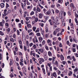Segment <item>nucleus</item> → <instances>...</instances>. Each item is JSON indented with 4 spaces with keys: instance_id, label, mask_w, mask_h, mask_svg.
Returning <instances> with one entry per match:
<instances>
[{
    "instance_id": "obj_38",
    "label": "nucleus",
    "mask_w": 78,
    "mask_h": 78,
    "mask_svg": "<svg viewBox=\"0 0 78 78\" xmlns=\"http://www.w3.org/2000/svg\"><path fill=\"white\" fill-rule=\"evenodd\" d=\"M26 20L27 21H28V20H29V17H27L25 18Z\"/></svg>"
},
{
    "instance_id": "obj_25",
    "label": "nucleus",
    "mask_w": 78,
    "mask_h": 78,
    "mask_svg": "<svg viewBox=\"0 0 78 78\" xmlns=\"http://www.w3.org/2000/svg\"><path fill=\"white\" fill-rule=\"evenodd\" d=\"M72 58L73 60V61H76V59H75V57L74 56H73L72 57Z\"/></svg>"
},
{
    "instance_id": "obj_22",
    "label": "nucleus",
    "mask_w": 78,
    "mask_h": 78,
    "mask_svg": "<svg viewBox=\"0 0 78 78\" xmlns=\"http://www.w3.org/2000/svg\"><path fill=\"white\" fill-rule=\"evenodd\" d=\"M37 11H38V12H41V9H40V8H39V7H37Z\"/></svg>"
},
{
    "instance_id": "obj_16",
    "label": "nucleus",
    "mask_w": 78,
    "mask_h": 78,
    "mask_svg": "<svg viewBox=\"0 0 78 78\" xmlns=\"http://www.w3.org/2000/svg\"><path fill=\"white\" fill-rule=\"evenodd\" d=\"M38 6H39L40 7V8H41V9H43V8H44V7L41 6V4L39 3L38 4Z\"/></svg>"
},
{
    "instance_id": "obj_60",
    "label": "nucleus",
    "mask_w": 78,
    "mask_h": 78,
    "mask_svg": "<svg viewBox=\"0 0 78 78\" xmlns=\"http://www.w3.org/2000/svg\"><path fill=\"white\" fill-rule=\"evenodd\" d=\"M24 50L25 51H26L27 50V47H26V46H24Z\"/></svg>"
},
{
    "instance_id": "obj_2",
    "label": "nucleus",
    "mask_w": 78,
    "mask_h": 78,
    "mask_svg": "<svg viewBox=\"0 0 78 78\" xmlns=\"http://www.w3.org/2000/svg\"><path fill=\"white\" fill-rule=\"evenodd\" d=\"M45 14L46 15H49V16H51V11H48L46 12V13H45Z\"/></svg>"
},
{
    "instance_id": "obj_42",
    "label": "nucleus",
    "mask_w": 78,
    "mask_h": 78,
    "mask_svg": "<svg viewBox=\"0 0 78 78\" xmlns=\"http://www.w3.org/2000/svg\"><path fill=\"white\" fill-rule=\"evenodd\" d=\"M2 54H0V60H2Z\"/></svg>"
},
{
    "instance_id": "obj_13",
    "label": "nucleus",
    "mask_w": 78,
    "mask_h": 78,
    "mask_svg": "<svg viewBox=\"0 0 78 78\" xmlns=\"http://www.w3.org/2000/svg\"><path fill=\"white\" fill-rule=\"evenodd\" d=\"M77 71H78V68L77 67H76L75 69L74 70V72H76Z\"/></svg>"
},
{
    "instance_id": "obj_4",
    "label": "nucleus",
    "mask_w": 78,
    "mask_h": 78,
    "mask_svg": "<svg viewBox=\"0 0 78 78\" xmlns=\"http://www.w3.org/2000/svg\"><path fill=\"white\" fill-rule=\"evenodd\" d=\"M51 19H52V20L53 22V23H54L55 22V18H54V17L52 16L51 17Z\"/></svg>"
},
{
    "instance_id": "obj_18",
    "label": "nucleus",
    "mask_w": 78,
    "mask_h": 78,
    "mask_svg": "<svg viewBox=\"0 0 78 78\" xmlns=\"http://www.w3.org/2000/svg\"><path fill=\"white\" fill-rule=\"evenodd\" d=\"M4 14H2L3 15L2 17H5V16H6L7 15L6 12H4Z\"/></svg>"
},
{
    "instance_id": "obj_32",
    "label": "nucleus",
    "mask_w": 78,
    "mask_h": 78,
    "mask_svg": "<svg viewBox=\"0 0 78 78\" xmlns=\"http://www.w3.org/2000/svg\"><path fill=\"white\" fill-rule=\"evenodd\" d=\"M34 14V12L33 11H32L31 13H30V15L31 16H32V15H33V14Z\"/></svg>"
},
{
    "instance_id": "obj_15",
    "label": "nucleus",
    "mask_w": 78,
    "mask_h": 78,
    "mask_svg": "<svg viewBox=\"0 0 78 78\" xmlns=\"http://www.w3.org/2000/svg\"><path fill=\"white\" fill-rule=\"evenodd\" d=\"M62 26H63V27H65L66 26V23L63 21L62 23Z\"/></svg>"
},
{
    "instance_id": "obj_7",
    "label": "nucleus",
    "mask_w": 78,
    "mask_h": 78,
    "mask_svg": "<svg viewBox=\"0 0 78 78\" xmlns=\"http://www.w3.org/2000/svg\"><path fill=\"white\" fill-rule=\"evenodd\" d=\"M48 53L49 56H52V54H51V52L49 51L48 52Z\"/></svg>"
},
{
    "instance_id": "obj_3",
    "label": "nucleus",
    "mask_w": 78,
    "mask_h": 78,
    "mask_svg": "<svg viewBox=\"0 0 78 78\" xmlns=\"http://www.w3.org/2000/svg\"><path fill=\"white\" fill-rule=\"evenodd\" d=\"M0 6L1 8H4L5 6V4L4 3H1L0 4Z\"/></svg>"
},
{
    "instance_id": "obj_59",
    "label": "nucleus",
    "mask_w": 78,
    "mask_h": 78,
    "mask_svg": "<svg viewBox=\"0 0 78 78\" xmlns=\"http://www.w3.org/2000/svg\"><path fill=\"white\" fill-rule=\"evenodd\" d=\"M51 42V41L49 39L47 41L48 43H50V42Z\"/></svg>"
},
{
    "instance_id": "obj_48",
    "label": "nucleus",
    "mask_w": 78,
    "mask_h": 78,
    "mask_svg": "<svg viewBox=\"0 0 78 78\" xmlns=\"http://www.w3.org/2000/svg\"><path fill=\"white\" fill-rule=\"evenodd\" d=\"M58 16H57L56 17V19L55 20L56 22H58Z\"/></svg>"
},
{
    "instance_id": "obj_30",
    "label": "nucleus",
    "mask_w": 78,
    "mask_h": 78,
    "mask_svg": "<svg viewBox=\"0 0 78 78\" xmlns=\"http://www.w3.org/2000/svg\"><path fill=\"white\" fill-rule=\"evenodd\" d=\"M0 35H1V36H3V35H4L3 33L1 31H0Z\"/></svg>"
},
{
    "instance_id": "obj_27",
    "label": "nucleus",
    "mask_w": 78,
    "mask_h": 78,
    "mask_svg": "<svg viewBox=\"0 0 78 78\" xmlns=\"http://www.w3.org/2000/svg\"><path fill=\"white\" fill-rule=\"evenodd\" d=\"M27 27L28 28H31V24H28L27 25Z\"/></svg>"
},
{
    "instance_id": "obj_11",
    "label": "nucleus",
    "mask_w": 78,
    "mask_h": 78,
    "mask_svg": "<svg viewBox=\"0 0 78 78\" xmlns=\"http://www.w3.org/2000/svg\"><path fill=\"white\" fill-rule=\"evenodd\" d=\"M42 70H43V73L44 75H45V69H44V68H42Z\"/></svg>"
},
{
    "instance_id": "obj_20",
    "label": "nucleus",
    "mask_w": 78,
    "mask_h": 78,
    "mask_svg": "<svg viewBox=\"0 0 78 78\" xmlns=\"http://www.w3.org/2000/svg\"><path fill=\"white\" fill-rule=\"evenodd\" d=\"M27 5H30V3L29 2H28V0L27 1Z\"/></svg>"
},
{
    "instance_id": "obj_26",
    "label": "nucleus",
    "mask_w": 78,
    "mask_h": 78,
    "mask_svg": "<svg viewBox=\"0 0 78 78\" xmlns=\"http://www.w3.org/2000/svg\"><path fill=\"white\" fill-rule=\"evenodd\" d=\"M38 18L37 17H36V18L35 19V21L36 23L38 21Z\"/></svg>"
},
{
    "instance_id": "obj_29",
    "label": "nucleus",
    "mask_w": 78,
    "mask_h": 78,
    "mask_svg": "<svg viewBox=\"0 0 78 78\" xmlns=\"http://www.w3.org/2000/svg\"><path fill=\"white\" fill-rule=\"evenodd\" d=\"M75 20L76 23H78V20H77V18H75Z\"/></svg>"
},
{
    "instance_id": "obj_36",
    "label": "nucleus",
    "mask_w": 78,
    "mask_h": 78,
    "mask_svg": "<svg viewBox=\"0 0 78 78\" xmlns=\"http://www.w3.org/2000/svg\"><path fill=\"white\" fill-rule=\"evenodd\" d=\"M19 44H20V45H22V40H20L19 41Z\"/></svg>"
},
{
    "instance_id": "obj_62",
    "label": "nucleus",
    "mask_w": 78,
    "mask_h": 78,
    "mask_svg": "<svg viewBox=\"0 0 78 78\" xmlns=\"http://www.w3.org/2000/svg\"><path fill=\"white\" fill-rule=\"evenodd\" d=\"M16 22H19L20 20L18 19H16Z\"/></svg>"
},
{
    "instance_id": "obj_51",
    "label": "nucleus",
    "mask_w": 78,
    "mask_h": 78,
    "mask_svg": "<svg viewBox=\"0 0 78 78\" xmlns=\"http://www.w3.org/2000/svg\"><path fill=\"white\" fill-rule=\"evenodd\" d=\"M58 75H60L61 74V71H58Z\"/></svg>"
},
{
    "instance_id": "obj_50",
    "label": "nucleus",
    "mask_w": 78,
    "mask_h": 78,
    "mask_svg": "<svg viewBox=\"0 0 78 78\" xmlns=\"http://www.w3.org/2000/svg\"><path fill=\"white\" fill-rule=\"evenodd\" d=\"M53 23L55 27H57V26H56V23H55V22Z\"/></svg>"
},
{
    "instance_id": "obj_21",
    "label": "nucleus",
    "mask_w": 78,
    "mask_h": 78,
    "mask_svg": "<svg viewBox=\"0 0 78 78\" xmlns=\"http://www.w3.org/2000/svg\"><path fill=\"white\" fill-rule=\"evenodd\" d=\"M58 2L60 3H62L63 2V0H58Z\"/></svg>"
},
{
    "instance_id": "obj_17",
    "label": "nucleus",
    "mask_w": 78,
    "mask_h": 78,
    "mask_svg": "<svg viewBox=\"0 0 78 78\" xmlns=\"http://www.w3.org/2000/svg\"><path fill=\"white\" fill-rule=\"evenodd\" d=\"M60 19H61V21H64V18H63V17H62L61 16V17L60 18Z\"/></svg>"
},
{
    "instance_id": "obj_34",
    "label": "nucleus",
    "mask_w": 78,
    "mask_h": 78,
    "mask_svg": "<svg viewBox=\"0 0 78 78\" xmlns=\"http://www.w3.org/2000/svg\"><path fill=\"white\" fill-rule=\"evenodd\" d=\"M33 20H34L36 17L35 16H34L32 17Z\"/></svg>"
},
{
    "instance_id": "obj_53",
    "label": "nucleus",
    "mask_w": 78,
    "mask_h": 78,
    "mask_svg": "<svg viewBox=\"0 0 78 78\" xmlns=\"http://www.w3.org/2000/svg\"><path fill=\"white\" fill-rule=\"evenodd\" d=\"M10 76V77H14V75L13 74H11L9 75Z\"/></svg>"
},
{
    "instance_id": "obj_49",
    "label": "nucleus",
    "mask_w": 78,
    "mask_h": 78,
    "mask_svg": "<svg viewBox=\"0 0 78 78\" xmlns=\"http://www.w3.org/2000/svg\"><path fill=\"white\" fill-rule=\"evenodd\" d=\"M21 6L23 9H24V7L23 6V3H21Z\"/></svg>"
},
{
    "instance_id": "obj_47",
    "label": "nucleus",
    "mask_w": 78,
    "mask_h": 78,
    "mask_svg": "<svg viewBox=\"0 0 78 78\" xmlns=\"http://www.w3.org/2000/svg\"><path fill=\"white\" fill-rule=\"evenodd\" d=\"M17 35H19L20 34V32H19V30H17Z\"/></svg>"
},
{
    "instance_id": "obj_24",
    "label": "nucleus",
    "mask_w": 78,
    "mask_h": 78,
    "mask_svg": "<svg viewBox=\"0 0 78 78\" xmlns=\"http://www.w3.org/2000/svg\"><path fill=\"white\" fill-rule=\"evenodd\" d=\"M47 9H45V8H44L43 9V11L44 12L45 14L46 13V12H47Z\"/></svg>"
},
{
    "instance_id": "obj_19",
    "label": "nucleus",
    "mask_w": 78,
    "mask_h": 78,
    "mask_svg": "<svg viewBox=\"0 0 78 78\" xmlns=\"http://www.w3.org/2000/svg\"><path fill=\"white\" fill-rule=\"evenodd\" d=\"M33 30L34 31H35L36 30V27H33Z\"/></svg>"
},
{
    "instance_id": "obj_63",
    "label": "nucleus",
    "mask_w": 78,
    "mask_h": 78,
    "mask_svg": "<svg viewBox=\"0 0 78 78\" xmlns=\"http://www.w3.org/2000/svg\"><path fill=\"white\" fill-rule=\"evenodd\" d=\"M19 12H20L21 14H22V9H20Z\"/></svg>"
},
{
    "instance_id": "obj_6",
    "label": "nucleus",
    "mask_w": 78,
    "mask_h": 78,
    "mask_svg": "<svg viewBox=\"0 0 78 78\" xmlns=\"http://www.w3.org/2000/svg\"><path fill=\"white\" fill-rule=\"evenodd\" d=\"M61 59V61H63L64 59V56L62 55H61L60 56Z\"/></svg>"
},
{
    "instance_id": "obj_58",
    "label": "nucleus",
    "mask_w": 78,
    "mask_h": 78,
    "mask_svg": "<svg viewBox=\"0 0 78 78\" xmlns=\"http://www.w3.org/2000/svg\"><path fill=\"white\" fill-rule=\"evenodd\" d=\"M19 72L21 76H23V74H22V73L21 72V71H20Z\"/></svg>"
},
{
    "instance_id": "obj_35",
    "label": "nucleus",
    "mask_w": 78,
    "mask_h": 78,
    "mask_svg": "<svg viewBox=\"0 0 78 78\" xmlns=\"http://www.w3.org/2000/svg\"><path fill=\"white\" fill-rule=\"evenodd\" d=\"M46 33H48V27H46Z\"/></svg>"
},
{
    "instance_id": "obj_61",
    "label": "nucleus",
    "mask_w": 78,
    "mask_h": 78,
    "mask_svg": "<svg viewBox=\"0 0 78 78\" xmlns=\"http://www.w3.org/2000/svg\"><path fill=\"white\" fill-rule=\"evenodd\" d=\"M19 55H20V56H22V53L20 52H19Z\"/></svg>"
},
{
    "instance_id": "obj_1",
    "label": "nucleus",
    "mask_w": 78,
    "mask_h": 78,
    "mask_svg": "<svg viewBox=\"0 0 78 78\" xmlns=\"http://www.w3.org/2000/svg\"><path fill=\"white\" fill-rule=\"evenodd\" d=\"M28 16L29 14H28V12L25 11L24 12V14H23V17H25L26 16Z\"/></svg>"
},
{
    "instance_id": "obj_33",
    "label": "nucleus",
    "mask_w": 78,
    "mask_h": 78,
    "mask_svg": "<svg viewBox=\"0 0 78 78\" xmlns=\"http://www.w3.org/2000/svg\"><path fill=\"white\" fill-rule=\"evenodd\" d=\"M69 5V1H68L67 2H66L65 3V5L66 6H67V5Z\"/></svg>"
},
{
    "instance_id": "obj_45",
    "label": "nucleus",
    "mask_w": 78,
    "mask_h": 78,
    "mask_svg": "<svg viewBox=\"0 0 78 78\" xmlns=\"http://www.w3.org/2000/svg\"><path fill=\"white\" fill-rule=\"evenodd\" d=\"M44 30H42V31H41V34L43 36L44 35Z\"/></svg>"
},
{
    "instance_id": "obj_12",
    "label": "nucleus",
    "mask_w": 78,
    "mask_h": 78,
    "mask_svg": "<svg viewBox=\"0 0 78 78\" xmlns=\"http://www.w3.org/2000/svg\"><path fill=\"white\" fill-rule=\"evenodd\" d=\"M59 31H60V29L59 28H57L55 30V31H56V33H58V32H59Z\"/></svg>"
},
{
    "instance_id": "obj_23",
    "label": "nucleus",
    "mask_w": 78,
    "mask_h": 78,
    "mask_svg": "<svg viewBox=\"0 0 78 78\" xmlns=\"http://www.w3.org/2000/svg\"><path fill=\"white\" fill-rule=\"evenodd\" d=\"M70 26H71V28L73 29V23H71L70 24Z\"/></svg>"
},
{
    "instance_id": "obj_40",
    "label": "nucleus",
    "mask_w": 78,
    "mask_h": 78,
    "mask_svg": "<svg viewBox=\"0 0 78 78\" xmlns=\"http://www.w3.org/2000/svg\"><path fill=\"white\" fill-rule=\"evenodd\" d=\"M18 25H19V27L20 28H22V24H21V23H19L18 24Z\"/></svg>"
},
{
    "instance_id": "obj_37",
    "label": "nucleus",
    "mask_w": 78,
    "mask_h": 78,
    "mask_svg": "<svg viewBox=\"0 0 78 78\" xmlns=\"http://www.w3.org/2000/svg\"><path fill=\"white\" fill-rule=\"evenodd\" d=\"M71 75H72V73L71 71H70V73H68V75H69V76H70Z\"/></svg>"
},
{
    "instance_id": "obj_28",
    "label": "nucleus",
    "mask_w": 78,
    "mask_h": 78,
    "mask_svg": "<svg viewBox=\"0 0 78 78\" xmlns=\"http://www.w3.org/2000/svg\"><path fill=\"white\" fill-rule=\"evenodd\" d=\"M9 6V5H8L7 3H6V9H8V8Z\"/></svg>"
},
{
    "instance_id": "obj_5",
    "label": "nucleus",
    "mask_w": 78,
    "mask_h": 78,
    "mask_svg": "<svg viewBox=\"0 0 78 78\" xmlns=\"http://www.w3.org/2000/svg\"><path fill=\"white\" fill-rule=\"evenodd\" d=\"M10 62L9 63V65L10 66H11V64H13V61L11 59H10Z\"/></svg>"
},
{
    "instance_id": "obj_46",
    "label": "nucleus",
    "mask_w": 78,
    "mask_h": 78,
    "mask_svg": "<svg viewBox=\"0 0 78 78\" xmlns=\"http://www.w3.org/2000/svg\"><path fill=\"white\" fill-rule=\"evenodd\" d=\"M39 31V28H37V29L36 30L35 33H37Z\"/></svg>"
},
{
    "instance_id": "obj_54",
    "label": "nucleus",
    "mask_w": 78,
    "mask_h": 78,
    "mask_svg": "<svg viewBox=\"0 0 78 78\" xmlns=\"http://www.w3.org/2000/svg\"><path fill=\"white\" fill-rule=\"evenodd\" d=\"M10 41H11V42H14V40L13 38H11L10 39Z\"/></svg>"
},
{
    "instance_id": "obj_31",
    "label": "nucleus",
    "mask_w": 78,
    "mask_h": 78,
    "mask_svg": "<svg viewBox=\"0 0 78 78\" xmlns=\"http://www.w3.org/2000/svg\"><path fill=\"white\" fill-rule=\"evenodd\" d=\"M41 4V5H45V4H44V1H43L40 3Z\"/></svg>"
},
{
    "instance_id": "obj_14",
    "label": "nucleus",
    "mask_w": 78,
    "mask_h": 78,
    "mask_svg": "<svg viewBox=\"0 0 78 78\" xmlns=\"http://www.w3.org/2000/svg\"><path fill=\"white\" fill-rule=\"evenodd\" d=\"M4 25V24L3 23V22H0V26H1V27H3Z\"/></svg>"
},
{
    "instance_id": "obj_41",
    "label": "nucleus",
    "mask_w": 78,
    "mask_h": 78,
    "mask_svg": "<svg viewBox=\"0 0 78 78\" xmlns=\"http://www.w3.org/2000/svg\"><path fill=\"white\" fill-rule=\"evenodd\" d=\"M46 56V55H45L44 56V59H45V61H47V57Z\"/></svg>"
},
{
    "instance_id": "obj_44",
    "label": "nucleus",
    "mask_w": 78,
    "mask_h": 78,
    "mask_svg": "<svg viewBox=\"0 0 78 78\" xmlns=\"http://www.w3.org/2000/svg\"><path fill=\"white\" fill-rule=\"evenodd\" d=\"M72 34H73V32H74V30H70Z\"/></svg>"
},
{
    "instance_id": "obj_56",
    "label": "nucleus",
    "mask_w": 78,
    "mask_h": 78,
    "mask_svg": "<svg viewBox=\"0 0 78 78\" xmlns=\"http://www.w3.org/2000/svg\"><path fill=\"white\" fill-rule=\"evenodd\" d=\"M73 52H75L76 51V50L75 48H73Z\"/></svg>"
},
{
    "instance_id": "obj_8",
    "label": "nucleus",
    "mask_w": 78,
    "mask_h": 78,
    "mask_svg": "<svg viewBox=\"0 0 78 78\" xmlns=\"http://www.w3.org/2000/svg\"><path fill=\"white\" fill-rule=\"evenodd\" d=\"M53 75L54 77H55V78H56V77H57V75H56V73L55 72L53 73Z\"/></svg>"
},
{
    "instance_id": "obj_10",
    "label": "nucleus",
    "mask_w": 78,
    "mask_h": 78,
    "mask_svg": "<svg viewBox=\"0 0 78 78\" xmlns=\"http://www.w3.org/2000/svg\"><path fill=\"white\" fill-rule=\"evenodd\" d=\"M39 16L40 19H42V14H39Z\"/></svg>"
},
{
    "instance_id": "obj_64",
    "label": "nucleus",
    "mask_w": 78,
    "mask_h": 78,
    "mask_svg": "<svg viewBox=\"0 0 78 78\" xmlns=\"http://www.w3.org/2000/svg\"><path fill=\"white\" fill-rule=\"evenodd\" d=\"M55 12H56V13L57 14V13H59V11L58 10L56 9L55 11Z\"/></svg>"
},
{
    "instance_id": "obj_52",
    "label": "nucleus",
    "mask_w": 78,
    "mask_h": 78,
    "mask_svg": "<svg viewBox=\"0 0 78 78\" xmlns=\"http://www.w3.org/2000/svg\"><path fill=\"white\" fill-rule=\"evenodd\" d=\"M31 31H32V30H31V29L29 30H28V33H30V32H31Z\"/></svg>"
},
{
    "instance_id": "obj_39",
    "label": "nucleus",
    "mask_w": 78,
    "mask_h": 78,
    "mask_svg": "<svg viewBox=\"0 0 78 78\" xmlns=\"http://www.w3.org/2000/svg\"><path fill=\"white\" fill-rule=\"evenodd\" d=\"M40 59H41V61L42 62H44V59L42 58H40Z\"/></svg>"
},
{
    "instance_id": "obj_9",
    "label": "nucleus",
    "mask_w": 78,
    "mask_h": 78,
    "mask_svg": "<svg viewBox=\"0 0 78 78\" xmlns=\"http://www.w3.org/2000/svg\"><path fill=\"white\" fill-rule=\"evenodd\" d=\"M39 42H41L42 41V40H43V38L42 37H40L38 38Z\"/></svg>"
},
{
    "instance_id": "obj_55",
    "label": "nucleus",
    "mask_w": 78,
    "mask_h": 78,
    "mask_svg": "<svg viewBox=\"0 0 78 78\" xmlns=\"http://www.w3.org/2000/svg\"><path fill=\"white\" fill-rule=\"evenodd\" d=\"M58 62H57V61H56L55 62V65H57V66L58 65Z\"/></svg>"
},
{
    "instance_id": "obj_43",
    "label": "nucleus",
    "mask_w": 78,
    "mask_h": 78,
    "mask_svg": "<svg viewBox=\"0 0 78 78\" xmlns=\"http://www.w3.org/2000/svg\"><path fill=\"white\" fill-rule=\"evenodd\" d=\"M29 45H30V47H32V46H33V43H31Z\"/></svg>"
},
{
    "instance_id": "obj_57",
    "label": "nucleus",
    "mask_w": 78,
    "mask_h": 78,
    "mask_svg": "<svg viewBox=\"0 0 78 78\" xmlns=\"http://www.w3.org/2000/svg\"><path fill=\"white\" fill-rule=\"evenodd\" d=\"M45 44V41L44 40L42 42V45H44V44Z\"/></svg>"
}]
</instances>
